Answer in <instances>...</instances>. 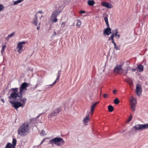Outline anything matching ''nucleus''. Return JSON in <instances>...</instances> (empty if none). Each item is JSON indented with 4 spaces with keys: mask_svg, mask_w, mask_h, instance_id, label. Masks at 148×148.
Returning a JSON list of instances; mask_svg holds the SVG:
<instances>
[{
    "mask_svg": "<svg viewBox=\"0 0 148 148\" xmlns=\"http://www.w3.org/2000/svg\"><path fill=\"white\" fill-rule=\"evenodd\" d=\"M8 98L9 100H11L12 101H21L23 104V106H24L27 100L26 98H22V94L19 93V92L18 93L13 92L11 94Z\"/></svg>",
    "mask_w": 148,
    "mask_h": 148,
    "instance_id": "1",
    "label": "nucleus"
},
{
    "mask_svg": "<svg viewBox=\"0 0 148 148\" xmlns=\"http://www.w3.org/2000/svg\"><path fill=\"white\" fill-rule=\"evenodd\" d=\"M29 131V123H24L18 129V134L21 136L23 137L26 136Z\"/></svg>",
    "mask_w": 148,
    "mask_h": 148,
    "instance_id": "2",
    "label": "nucleus"
},
{
    "mask_svg": "<svg viewBox=\"0 0 148 148\" xmlns=\"http://www.w3.org/2000/svg\"><path fill=\"white\" fill-rule=\"evenodd\" d=\"M58 4L60 5L56 6V9L53 12L51 15V21L54 22H56L57 21V17L60 14L63 8L64 7L60 1L58 2Z\"/></svg>",
    "mask_w": 148,
    "mask_h": 148,
    "instance_id": "3",
    "label": "nucleus"
},
{
    "mask_svg": "<svg viewBox=\"0 0 148 148\" xmlns=\"http://www.w3.org/2000/svg\"><path fill=\"white\" fill-rule=\"evenodd\" d=\"M65 141L62 138L56 137L49 140L48 144L51 145L52 147L54 145L58 147H62Z\"/></svg>",
    "mask_w": 148,
    "mask_h": 148,
    "instance_id": "4",
    "label": "nucleus"
},
{
    "mask_svg": "<svg viewBox=\"0 0 148 148\" xmlns=\"http://www.w3.org/2000/svg\"><path fill=\"white\" fill-rule=\"evenodd\" d=\"M132 130H134L135 131L141 130L143 129H148V123L144 124H137L135 126L133 127Z\"/></svg>",
    "mask_w": 148,
    "mask_h": 148,
    "instance_id": "5",
    "label": "nucleus"
},
{
    "mask_svg": "<svg viewBox=\"0 0 148 148\" xmlns=\"http://www.w3.org/2000/svg\"><path fill=\"white\" fill-rule=\"evenodd\" d=\"M12 101L11 100H9V102L12 104V106L14 108L16 109H17L18 108L21 107H23V104L21 101Z\"/></svg>",
    "mask_w": 148,
    "mask_h": 148,
    "instance_id": "6",
    "label": "nucleus"
},
{
    "mask_svg": "<svg viewBox=\"0 0 148 148\" xmlns=\"http://www.w3.org/2000/svg\"><path fill=\"white\" fill-rule=\"evenodd\" d=\"M16 143V138H14L12 140V144L10 143H8L5 146V148H15Z\"/></svg>",
    "mask_w": 148,
    "mask_h": 148,
    "instance_id": "7",
    "label": "nucleus"
},
{
    "mask_svg": "<svg viewBox=\"0 0 148 148\" xmlns=\"http://www.w3.org/2000/svg\"><path fill=\"white\" fill-rule=\"evenodd\" d=\"M61 111V109L60 108H56L49 115L48 118H49L52 116H57Z\"/></svg>",
    "mask_w": 148,
    "mask_h": 148,
    "instance_id": "8",
    "label": "nucleus"
},
{
    "mask_svg": "<svg viewBox=\"0 0 148 148\" xmlns=\"http://www.w3.org/2000/svg\"><path fill=\"white\" fill-rule=\"evenodd\" d=\"M29 84L25 82L22 84L20 88L19 93L22 94L23 92L27 90L26 88L29 86Z\"/></svg>",
    "mask_w": 148,
    "mask_h": 148,
    "instance_id": "9",
    "label": "nucleus"
},
{
    "mask_svg": "<svg viewBox=\"0 0 148 148\" xmlns=\"http://www.w3.org/2000/svg\"><path fill=\"white\" fill-rule=\"evenodd\" d=\"M27 42L25 41H21L19 42L17 45L16 48H18L17 51L19 53H21V50L22 49L23 47V45L26 43Z\"/></svg>",
    "mask_w": 148,
    "mask_h": 148,
    "instance_id": "10",
    "label": "nucleus"
},
{
    "mask_svg": "<svg viewBox=\"0 0 148 148\" xmlns=\"http://www.w3.org/2000/svg\"><path fill=\"white\" fill-rule=\"evenodd\" d=\"M136 91L137 95L138 96H140L142 92V87L139 84L137 85L136 87Z\"/></svg>",
    "mask_w": 148,
    "mask_h": 148,
    "instance_id": "11",
    "label": "nucleus"
},
{
    "mask_svg": "<svg viewBox=\"0 0 148 148\" xmlns=\"http://www.w3.org/2000/svg\"><path fill=\"white\" fill-rule=\"evenodd\" d=\"M124 64V62H121L120 63V64L116 65V67L114 68V71H116L117 70L122 71V67L123 65Z\"/></svg>",
    "mask_w": 148,
    "mask_h": 148,
    "instance_id": "12",
    "label": "nucleus"
},
{
    "mask_svg": "<svg viewBox=\"0 0 148 148\" xmlns=\"http://www.w3.org/2000/svg\"><path fill=\"white\" fill-rule=\"evenodd\" d=\"M107 27L103 31V34H106L108 35L112 33L111 29L110 28L109 25L107 26Z\"/></svg>",
    "mask_w": 148,
    "mask_h": 148,
    "instance_id": "13",
    "label": "nucleus"
},
{
    "mask_svg": "<svg viewBox=\"0 0 148 148\" xmlns=\"http://www.w3.org/2000/svg\"><path fill=\"white\" fill-rule=\"evenodd\" d=\"M101 4L102 6L108 8H111L112 7V5L111 4L106 2H102Z\"/></svg>",
    "mask_w": 148,
    "mask_h": 148,
    "instance_id": "14",
    "label": "nucleus"
},
{
    "mask_svg": "<svg viewBox=\"0 0 148 148\" xmlns=\"http://www.w3.org/2000/svg\"><path fill=\"white\" fill-rule=\"evenodd\" d=\"M38 16L37 14H35L34 18L31 22V23L34 25L35 26H37L38 22Z\"/></svg>",
    "mask_w": 148,
    "mask_h": 148,
    "instance_id": "15",
    "label": "nucleus"
},
{
    "mask_svg": "<svg viewBox=\"0 0 148 148\" xmlns=\"http://www.w3.org/2000/svg\"><path fill=\"white\" fill-rule=\"evenodd\" d=\"M130 101L131 103V105H135L136 103V99L133 97H131Z\"/></svg>",
    "mask_w": 148,
    "mask_h": 148,
    "instance_id": "16",
    "label": "nucleus"
},
{
    "mask_svg": "<svg viewBox=\"0 0 148 148\" xmlns=\"http://www.w3.org/2000/svg\"><path fill=\"white\" fill-rule=\"evenodd\" d=\"M89 114H88L87 115H86V117L84 118L83 120L84 122L86 125H87V123L89 120Z\"/></svg>",
    "mask_w": 148,
    "mask_h": 148,
    "instance_id": "17",
    "label": "nucleus"
},
{
    "mask_svg": "<svg viewBox=\"0 0 148 148\" xmlns=\"http://www.w3.org/2000/svg\"><path fill=\"white\" fill-rule=\"evenodd\" d=\"M143 66L142 65H140L137 66L136 69L138 71L140 72H141L143 71Z\"/></svg>",
    "mask_w": 148,
    "mask_h": 148,
    "instance_id": "18",
    "label": "nucleus"
},
{
    "mask_svg": "<svg viewBox=\"0 0 148 148\" xmlns=\"http://www.w3.org/2000/svg\"><path fill=\"white\" fill-rule=\"evenodd\" d=\"M99 102H97L95 103L94 104H92L91 107L90 111L91 112V115H92L93 111L95 108V106H96L97 104Z\"/></svg>",
    "mask_w": 148,
    "mask_h": 148,
    "instance_id": "19",
    "label": "nucleus"
},
{
    "mask_svg": "<svg viewBox=\"0 0 148 148\" xmlns=\"http://www.w3.org/2000/svg\"><path fill=\"white\" fill-rule=\"evenodd\" d=\"M114 33H112V34L109 37L108 40H111L112 42V43L114 42Z\"/></svg>",
    "mask_w": 148,
    "mask_h": 148,
    "instance_id": "20",
    "label": "nucleus"
},
{
    "mask_svg": "<svg viewBox=\"0 0 148 148\" xmlns=\"http://www.w3.org/2000/svg\"><path fill=\"white\" fill-rule=\"evenodd\" d=\"M88 5L90 6H92L94 5L95 2L93 0H89L88 1Z\"/></svg>",
    "mask_w": 148,
    "mask_h": 148,
    "instance_id": "21",
    "label": "nucleus"
},
{
    "mask_svg": "<svg viewBox=\"0 0 148 148\" xmlns=\"http://www.w3.org/2000/svg\"><path fill=\"white\" fill-rule=\"evenodd\" d=\"M118 29L117 28H116L114 30H113L112 32V33H114V37L115 36V37H117V33H118Z\"/></svg>",
    "mask_w": 148,
    "mask_h": 148,
    "instance_id": "22",
    "label": "nucleus"
},
{
    "mask_svg": "<svg viewBox=\"0 0 148 148\" xmlns=\"http://www.w3.org/2000/svg\"><path fill=\"white\" fill-rule=\"evenodd\" d=\"M108 111L110 112H111L114 110V108L111 105H109L108 107Z\"/></svg>",
    "mask_w": 148,
    "mask_h": 148,
    "instance_id": "23",
    "label": "nucleus"
},
{
    "mask_svg": "<svg viewBox=\"0 0 148 148\" xmlns=\"http://www.w3.org/2000/svg\"><path fill=\"white\" fill-rule=\"evenodd\" d=\"M15 34V33L14 32H12V33L11 34H10L8 35L7 37L6 38V39H7L8 40L9 39L11 38L12 37L14 34Z\"/></svg>",
    "mask_w": 148,
    "mask_h": 148,
    "instance_id": "24",
    "label": "nucleus"
},
{
    "mask_svg": "<svg viewBox=\"0 0 148 148\" xmlns=\"http://www.w3.org/2000/svg\"><path fill=\"white\" fill-rule=\"evenodd\" d=\"M61 70H59L58 71V73H57V77L56 79V80H58L60 78V76L61 75V73H60Z\"/></svg>",
    "mask_w": 148,
    "mask_h": 148,
    "instance_id": "25",
    "label": "nucleus"
},
{
    "mask_svg": "<svg viewBox=\"0 0 148 148\" xmlns=\"http://www.w3.org/2000/svg\"><path fill=\"white\" fill-rule=\"evenodd\" d=\"M112 43L114 44V48L116 50H119L120 49L116 45V43H115L114 42H113Z\"/></svg>",
    "mask_w": 148,
    "mask_h": 148,
    "instance_id": "26",
    "label": "nucleus"
},
{
    "mask_svg": "<svg viewBox=\"0 0 148 148\" xmlns=\"http://www.w3.org/2000/svg\"><path fill=\"white\" fill-rule=\"evenodd\" d=\"M131 108L132 109V111L134 112L135 110V108L136 106L135 105H131Z\"/></svg>",
    "mask_w": 148,
    "mask_h": 148,
    "instance_id": "27",
    "label": "nucleus"
},
{
    "mask_svg": "<svg viewBox=\"0 0 148 148\" xmlns=\"http://www.w3.org/2000/svg\"><path fill=\"white\" fill-rule=\"evenodd\" d=\"M104 21L106 23V24L107 25V26L109 25L107 17H104Z\"/></svg>",
    "mask_w": 148,
    "mask_h": 148,
    "instance_id": "28",
    "label": "nucleus"
},
{
    "mask_svg": "<svg viewBox=\"0 0 148 148\" xmlns=\"http://www.w3.org/2000/svg\"><path fill=\"white\" fill-rule=\"evenodd\" d=\"M81 24V23L79 20H77V26L79 27H80Z\"/></svg>",
    "mask_w": 148,
    "mask_h": 148,
    "instance_id": "29",
    "label": "nucleus"
},
{
    "mask_svg": "<svg viewBox=\"0 0 148 148\" xmlns=\"http://www.w3.org/2000/svg\"><path fill=\"white\" fill-rule=\"evenodd\" d=\"M11 90H12L13 91V92H15L16 93H18V88H11Z\"/></svg>",
    "mask_w": 148,
    "mask_h": 148,
    "instance_id": "30",
    "label": "nucleus"
},
{
    "mask_svg": "<svg viewBox=\"0 0 148 148\" xmlns=\"http://www.w3.org/2000/svg\"><path fill=\"white\" fill-rule=\"evenodd\" d=\"M127 81L130 85H132L133 84V82L132 80L130 78H128L127 79Z\"/></svg>",
    "mask_w": 148,
    "mask_h": 148,
    "instance_id": "31",
    "label": "nucleus"
},
{
    "mask_svg": "<svg viewBox=\"0 0 148 148\" xmlns=\"http://www.w3.org/2000/svg\"><path fill=\"white\" fill-rule=\"evenodd\" d=\"M119 101L118 98H116L114 100V103L116 104H117L119 103Z\"/></svg>",
    "mask_w": 148,
    "mask_h": 148,
    "instance_id": "32",
    "label": "nucleus"
},
{
    "mask_svg": "<svg viewBox=\"0 0 148 148\" xmlns=\"http://www.w3.org/2000/svg\"><path fill=\"white\" fill-rule=\"evenodd\" d=\"M21 2L20 1V0H17L16 1H15L14 3V5H15L19 3H21Z\"/></svg>",
    "mask_w": 148,
    "mask_h": 148,
    "instance_id": "33",
    "label": "nucleus"
},
{
    "mask_svg": "<svg viewBox=\"0 0 148 148\" xmlns=\"http://www.w3.org/2000/svg\"><path fill=\"white\" fill-rule=\"evenodd\" d=\"M65 25V22H63L62 23L61 27L62 28V29H63V28L64 27Z\"/></svg>",
    "mask_w": 148,
    "mask_h": 148,
    "instance_id": "34",
    "label": "nucleus"
},
{
    "mask_svg": "<svg viewBox=\"0 0 148 148\" xmlns=\"http://www.w3.org/2000/svg\"><path fill=\"white\" fill-rule=\"evenodd\" d=\"M6 47V45H3L2 48L1 50V53H3Z\"/></svg>",
    "mask_w": 148,
    "mask_h": 148,
    "instance_id": "35",
    "label": "nucleus"
},
{
    "mask_svg": "<svg viewBox=\"0 0 148 148\" xmlns=\"http://www.w3.org/2000/svg\"><path fill=\"white\" fill-rule=\"evenodd\" d=\"M36 14H37V13H36ZM37 15L38 16V18L40 20L42 18L43 16L42 14H37Z\"/></svg>",
    "mask_w": 148,
    "mask_h": 148,
    "instance_id": "36",
    "label": "nucleus"
},
{
    "mask_svg": "<svg viewBox=\"0 0 148 148\" xmlns=\"http://www.w3.org/2000/svg\"><path fill=\"white\" fill-rule=\"evenodd\" d=\"M132 119V114H131L130 116L129 117L127 121V122H130L131 120Z\"/></svg>",
    "mask_w": 148,
    "mask_h": 148,
    "instance_id": "37",
    "label": "nucleus"
},
{
    "mask_svg": "<svg viewBox=\"0 0 148 148\" xmlns=\"http://www.w3.org/2000/svg\"><path fill=\"white\" fill-rule=\"evenodd\" d=\"M45 135V131L43 130H42L40 133V135L41 136H44Z\"/></svg>",
    "mask_w": 148,
    "mask_h": 148,
    "instance_id": "38",
    "label": "nucleus"
},
{
    "mask_svg": "<svg viewBox=\"0 0 148 148\" xmlns=\"http://www.w3.org/2000/svg\"><path fill=\"white\" fill-rule=\"evenodd\" d=\"M4 8V7L2 5H0V11H1L2 10H3Z\"/></svg>",
    "mask_w": 148,
    "mask_h": 148,
    "instance_id": "39",
    "label": "nucleus"
},
{
    "mask_svg": "<svg viewBox=\"0 0 148 148\" xmlns=\"http://www.w3.org/2000/svg\"><path fill=\"white\" fill-rule=\"evenodd\" d=\"M45 141V139H43V140H42V141H41V142L40 143V144L39 145H38L37 147H39V146H40V145L43 142H44Z\"/></svg>",
    "mask_w": 148,
    "mask_h": 148,
    "instance_id": "40",
    "label": "nucleus"
},
{
    "mask_svg": "<svg viewBox=\"0 0 148 148\" xmlns=\"http://www.w3.org/2000/svg\"><path fill=\"white\" fill-rule=\"evenodd\" d=\"M108 96V95L106 94H105L103 95V97L104 98H107Z\"/></svg>",
    "mask_w": 148,
    "mask_h": 148,
    "instance_id": "41",
    "label": "nucleus"
},
{
    "mask_svg": "<svg viewBox=\"0 0 148 148\" xmlns=\"http://www.w3.org/2000/svg\"><path fill=\"white\" fill-rule=\"evenodd\" d=\"M85 12L83 10H81L79 12V13L81 14H84L85 13Z\"/></svg>",
    "mask_w": 148,
    "mask_h": 148,
    "instance_id": "42",
    "label": "nucleus"
},
{
    "mask_svg": "<svg viewBox=\"0 0 148 148\" xmlns=\"http://www.w3.org/2000/svg\"><path fill=\"white\" fill-rule=\"evenodd\" d=\"M42 12L41 11H39L38 12L36 13H37V14H42Z\"/></svg>",
    "mask_w": 148,
    "mask_h": 148,
    "instance_id": "43",
    "label": "nucleus"
},
{
    "mask_svg": "<svg viewBox=\"0 0 148 148\" xmlns=\"http://www.w3.org/2000/svg\"><path fill=\"white\" fill-rule=\"evenodd\" d=\"M53 85H52V84L47 85V86H49V88H51Z\"/></svg>",
    "mask_w": 148,
    "mask_h": 148,
    "instance_id": "44",
    "label": "nucleus"
},
{
    "mask_svg": "<svg viewBox=\"0 0 148 148\" xmlns=\"http://www.w3.org/2000/svg\"><path fill=\"white\" fill-rule=\"evenodd\" d=\"M136 69L135 68H133L132 69V70L133 72H134L136 71Z\"/></svg>",
    "mask_w": 148,
    "mask_h": 148,
    "instance_id": "45",
    "label": "nucleus"
},
{
    "mask_svg": "<svg viewBox=\"0 0 148 148\" xmlns=\"http://www.w3.org/2000/svg\"><path fill=\"white\" fill-rule=\"evenodd\" d=\"M57 80H56L52 84V85H54L56 83V81Z\"/></svg>",
    "mask_w": 148,
    "mask_h": 148,
    "instance_id": "46",
    "label": "nucleus"
},
{
    "mask_svg": "<svg viewBox=\"0 0 148 148\" xmlns=\"http://www.w3.org/2000/svg\"><path fill=\"white\" fill-rule=\"evenodd\" d=\"M116 91V90H113V93L114 94H115Z\"/></svg>",
    "mask_w": 148,
    "mask_h": 148,
    "instance_id": "47",
    "label": "nucleus"
},
{
    "mask_svg": "<svg viewBox=\"0 0 148 148\" xmlns=\"http://www.w3.org/2000/svg\"><path fill=\"white\" fill-rule=\"evenodd\" d=\"M120 37V35L119 34H118L117 35V37H116V38H119Z\"/></svg>",
    "mask_w": 148,
    "mask_h": 148,
    "instance_id": "48",
    "label": "nucleus"
},
{
    "mask_svg": "<svg viewBox=\"0 0 148 148\" xmlns=\"http://www.w3.org/2000/svg\"><path fill=\"white\" fill-rule=\"evenodd\" d=\"M40 27L39 26H38L37 27V29L38 30H39V29H40Z\"/></svg>",
    "mask_w": 148,
    "mask_h": 148,
    "instance_id": "49",
    "label": "nucleus"
},
{
    "mask_svg": "<svg viewBox=\"0 0 148 148\" xmlns=\"http://www.w3.org/2000/svg\"><path fill=\"white\" fill-rule=\"evenodd\" d=\"M127 71H128V70H126V72H125V74L124 75H125V76H126V74H127Z\"/></svg>",
    "mask_w": 148,
    "mask_h": 148,
    "instance_id": "50",
    "label": "nucleus"
},
{
    "mask_svg": "<svg viewBox=\"0 0 148 148\" xmlns=\"http://www.w3.org/2000/svg\"><path fill=\"white\" fill-rule=\"evenodd\" d=\"M1 100L3 103H4V100L3 99H1Z\"/></svg>",
    "mask_w": 148,
    "mask_h": 148,
    "instance_id": "51",
    "label": "nucleus"
},
{
    "mask_svg": "<svg viewBox=\"0 0 148 148\" xmlns=\"http://www.w3.org/2000/svg\"><path fill=\"white\" fill-rule=\"evenodd\" d=\"M40 116V115H39L37 117H36V118H35V119H37L38 118L39 116Z\"/></svg>",
    "mask_w": 148,
    "mask_h": 148,
    "instance_id": "52",
    "label": "nucleus"
},
{
    "mask_svg": "<svg viewBox=\"0 0 148 148\" xmlns=\"http://www.w3.org/2000/svg\"><path fill=\"white\" fill-rule=\"evenodd\" d=\"M56 32H54V35H56Z\"/></svg>",
    "mask_w": 148,
    "mask_h": 148,
    "instance_id": "53",
    "label": "nucleus"
},
{
    "mask_svg": "<svg viewBox=\"0 0 148 148\" xmlns=\"http://www.w3.org/2000/svg\"><path fill=\"white\" fill-rule=\"evenodd\" d=\"M37 86V84L36 85V86L35 87H34V88H36Z\"/></svg>",
    "mask_w": 148,
    "mask_h": 148,
    "instance_id": "54",
    "label": "nucleus"
},
{
    "mask_svg": "<svg viewBox=\"0 0 148 148\" xmlns=\"http://www.w3.org/2000/svg\"><path fill=\"white\" fill-rule=\"evenodd\" d=\"M46 88H49V86H46Z\"/></svg>",
    "mask_w": 148,
    "mask_h": 148,
    "instance_id": "55",
    "label": "nucleus"
},
{
    "mask_svg": "<svg viewBox=\"0 0 148 148\" xmlns=\"http://www.w3.org/2000/svg\"><path fill=\"white\" fill-rule=\"evenodd\" d=\"M40 24H41L40 22V23H38V25H40Z\"/></svg>",
    "mask_w": 148,
    "mask_h": 148,
    "instance_id": "56",
    "label": "nucleus"
},
{
    "mask_svg": "<svg viewBox=\"0 0 148 148\" xmlns=\"http://www.w3.org/2000/svg\"><path fill=\"white\" fill-rule=\"evenodd\" d=\"M20 1L22 2L23 1V0H20Z\"/></svg>",
    "mask_w": 148,
    "mask_h": 148,
    "instance_id": "57",
    "label": "nucleus"
}]
</instances>
